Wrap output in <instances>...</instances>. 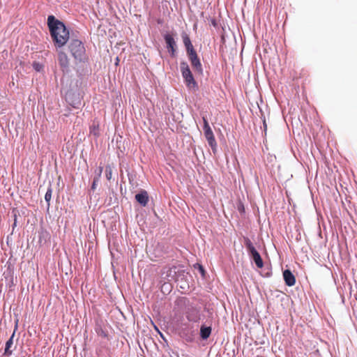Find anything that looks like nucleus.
I'll list each match as a JSON object with an SVG mask.
<instances>
[{
	"mask_svg": "<svg viewBox=\"0 0 357 357\" xmlns=\"http://www.w3.org/2000/svg\"><path fill=\"white\" fill-rule=\"evenodd\" d=\"M47 25L54 45L57 47H61L69 40V31L64 24L56 20L53 15L47 18Z\"/></svg>",
	"mask_w": 357,
	"mask_h": 357,
	"instance_id": "nucleus-1",
	"label": "nucleus"
},
{
	"mask_svg": "<svg viewBox=\"0 0 357 357\" xmlns=\"http://www.w3.org/2000/svg\"><path fill=\"white\" fill-rule=\"evenodd\" d=\"M67 47L68 52L73 57L75 63H85L88 61L86 48L81 40L71 38L69 40Z\"/></svg>",
	"mask_w": 357,
	"mask_h": 357,
	"instance_id": "nucleus-2",
	"label": "nucleus"
},
{
	"mask_svg": "<svg viewBox=\"0 0 357 357\" xmlns=\"http://www.w3.org/2000/svg\"><path fill=\"white\" fill-rule=\"evenodd\" d=\"M182 76L185 80L186 86L189 89H197V84L195 82L188 64L185 61L181 62L180 64Z\"/></svg>",
	"mask_w": 357,
	"mask_h": 357,
	"instance_id": "nucleus-3",
	"label": "nucleus"
},
{
	"mask_svg": "<svg viewBox=\"0 0 357 357\" xmlns=\"http://www.w3.org/2000/svg\"><path fill=\"white\" fill-rule=\"evenodd\" d=\"M243 242L249 255L252 258L257 268H261L264 266L263 260L250 239L248 237H244Z\"/></svg>",
	"mask_w": 357,
	"mask_h": 357,
	"instance_id": "nucleus-4",
	"label": "nucleus"
},
{
	"mask_svg": "<svg viewBox=\"0 0 357 357\" xmlns=\"http://www.w3.org/2000/svg\"><path fill=\"white\" fill-rule=\"evenodd\" d=\"M188 59L191 63V65L194 70L198 74L202 75L203 73L202 65L200 62L197 54L195 50L187 53Z\"/></svg>",
	"mask_w": 357,
	"mask_h": 357,
	"instance_id": "nucleus-5",
	"label": "nucleus"
},
{
	"mask_svg": "<svg viewBox=\"0 0 357 357\" xmlns=\"http://www.w3.org/2000/svg\"><path fill=\"white\" fill-rule=\"evenodd\" d=\"M203 130L205 138L206 139L208 144L211 146L213 152L215 153L217 151V142L213 132L211 128H205Z\"/></svg>",
	"mask_w": 357,
	"mask_h": 357,
	"instance_id": "nucleus-6",
	"label": "nucleus"
},
{
	"mask_svg": "<svg viewBox=\"0 0 357 357\" xmlns=\"http://www.w3.org/2000/svg\"><path fill=\"white\" fill-rule=\"evenodd\" d=\"M58 61L60 68L63 73H68L70 62L67 54L63 52H60L58 54Z\"/></svg>",
	"mask_w": 357,
	"mask_h": 357,
	"instance_id": "nucleus-7",
	"label": "nucleus"
},
{
	"mask_svg": "<svg viewBox=\"0 0 357 357\" xmlns=\"http://www.w3.org/2000/svg\"><path fill=\"white\" fill-rule=\"evenodd\" d=\"M164 38L167 44V48L171 56L173 57L175 56L176 44L174 38L170 34H166Z\"/></svg>",
	"mask_w": 357,
	"mask_h": 357,
	"instance_id": "nucleus-8",
	"label": "nucleus"
},
{
	"mask_svg": "<svg viewBox=\"0 0 357 357\" xmlns=\"http://www.w3.org/2000/svg\"><path fill=\"white\" fill-rule=\"evenodd\" d=\"M283 278L287 286L292 287L295 284L296 278L290 270L287 269L283 271Z\"/></svg>",
	"mask_w": 357,
	"mask_h": 357,
	"instance_id": "nucleus-9",
	"label": "nucleus"
},
{
	"mask_svg": "<svg viewBox=\"0 0 357 357\" xmlns=\"http://www.w3.org/2000/svg\"><path fill=\"white\" fill-rule=\"evenodd\" d=\"M186 318L189 321L198 322L200 319L199 310L195 308L189 309L186 312Z\"/></svg>",
	"mask_w": 357,
	"mask_h": 357,
	"instance_id": "nucleus-10",
	"label": "nucleus"
},
{
	"mask_svg": "<svg viewBox=\"0 0 357 357\" xmlns=\"http://www.w3.org/2000/svg\"><path fill=\"white\" fill-rule=\"evenodd\" d=\"M135 199L142 206H146L149 202V195L146 190H142L141 192L135 195Z\"/></svg>",
	"mask_w": 357,
	"mask_h": 357,
	"instance_id": "nucleus-11",
	"label": "nucleus"
},
{
	"mask_svg": "<svg viewBox=\"0 0 357 357\" xmlns=\"http://www.w3.org/2000/svg\"><path fill=\"white\" fill-rule=\"evenodd\" d=\"M182 39H183V44L185 47L187 53L195 50L194 49V47H193L192 43H191L189 36L186 33H182Z\"/></svg>",
	"mask_w": 357,
	"mask_h": 357,
	"instance_id": "nucleus-12",
	"label": "nucleus"
},
{
	"mask_svg": "<svg viewBox=\"0 0 357 357\" xmlns=\"http://www.w3.org/2000/svg\"><path fill=\"white\" fill-rule=\"evenodd\" d=\"M211 333V328L202 326L200 328V335L203 340H206L209 337Z\"/></svg>",
	"mask_w": 357,
	"mask_h": 357,
	"instance_id": "nucleus-13",
	"label": "nucleus"
},
{
	"mask_svg": "<svg viewBox=\"0 0 357 357\" xmlns=\"http://www.w3.org/2000/svg\"><path fill=\"white\" fill-rule=\"evenodd\" d=\"M15 335V332L13 333L11 337L9 338V340L6 343V347L4 351V355L6 356H10L12 354V351L10 350V348L13 344V337Z\"/></svg>",
	"mask_w": 357,
	"mask_h": 357,
	"instance_id": "nucleus-14",
	"label": "nucleus"
},
{
	"mask_svg": "<svg viewBox=\"0 0 357 357\" xmlns=\"http://www.w3.org/2000/svg\"><path fill=\"white\" fill-rule=\"evenodd\" d=\"M52 188L50 186L45 195V201L47 202V206L49 207L50 205V201H51V199H52Z\"/></svg>",
	"mask_w": 357,
	"mask_h": 357,
	"instance_id": "nucleus-15",
	"label": "nucleus"
},
{
	"mask_svg": "<svg viewBox=\"0 0 357 357\" xmlns=\"http://www.w3.org/2000/svg\"><path fill=\"white\" fill-rule=\"evenodd\" d=\"M105 176L108 181L111 180L112 176V169L109 165L106 166Z\"/></svg>",
	"mask_w": 357,
	"mask_h": 357,
	"instance_id": "nucleus-16",
	"label": "nucleus"
},
{
	"mask_svg": "<svg viewBox=\"0 0 357 357\" xmlns=\"http://www.w3.org/2000/svg\"><path fill=\"white\" fill-rule=\"evenodd\" d=\"M98 127H99L98 124H97V125L93 124L90 128V133L93 134L95 136H98L99 135Z\"/></svg>",
	"mask_w": 357,
	"mask_h": 357,
	"instance_id": "nucleus-17",
	"label": "nucleus"
},
{
	"mask_svg": "<svg viewBox=\"0 0 357 357\" xmlns=\"http://www.w3.org/2000/svg\"><path fill=\"white\" fill-rule=\"evenodd\" d=\"M33 68L37 72H40L43 70V66L38 62L34 61L33 63Z\"/></svg>",
	"mask_w": 357,
	"mask_h": 357,
	"instance_id": "nucleus-18",
	"label": "nucleus"
},
{
	"mask_svg": "<svg viewBox=\"0 0 357 357\" xmlns=\"http://www.w3.org/2000/svg\"><path fill=\"white\" fill-rule=\"evenodd\" d=\"M202 120L204 123L203 129L211 128L206 116H203Z\"/></svg>",
	"mask_w": 357,
	"mask_h": 357,
	"instance_id": "nucleus-19",
	"label": "nucleus"
},
{
	"mask_svg": "<svg viewBox=\"0 0 357 357\" xmlns=\"http://www.w3.org/2000/svg\"><path fill=\"white\" fill-rule=\"evenodd\" d=\"M98 181H99L98 178H93V183H92V185H91V189L93 190H96V185H97V183H98Z\"/></svg>",
	"mask_w": 357,
	"mask_h": 357,
	"instance_id": "nucleus-20",
	"label": "nucleus"
},
{
	"mask_svg": "<svg viewBox=\"0 0 357 357\" xmlns=\"http://www.w3.org/2000/svg\"><path fill=\"white\" fill-rule=\"evenodd\" d=\"M102 170H103V167H100L99 169H98V172L97 174V176L95 178H98V180H100V177H101V174H102Z\"/></svg>",
	"mask_w": 357,
	"mask_h": 357,
	"instance_id": "nucleus-21",
	"label": "nucleus"
},
{
	"mask_svg": "<svg viewBox=\"0 0 357 357\" xmlns=\"http://www.w3.org/2000/svg\"><path fill=\"white\" fill-rule=\"evenodd\" d=\"M212 23H213V24L214 26L215 25V21H213V22H212Z\"/></svg>",
	"mask_w": 357,
	"mask_h": 357,
	"instance_id": "nucleus-22",
	"label": "nucleus"
},
{
	"mask_svg": "<svg viewBox=\"0 0 357 357\" xmlns=\"http://www.w3.org/2000/svg\"><path fill=\"white\" fill-rule=\"evenodd\" d=\"M116 60H117V61H116V64H117V63H118V61H119L118 58L116 59Z\"/></svg>",
	"mask_w": 357,
	"mask_h": 357,
	"instance_id": "nucleus-23",
	"label": "nucleus"
}]
</instances>
